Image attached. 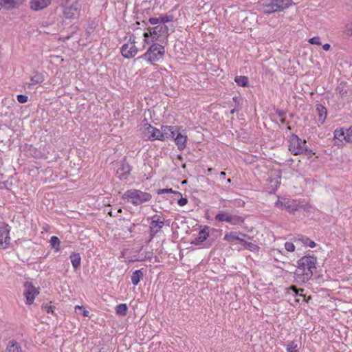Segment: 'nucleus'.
<instances>
[{
    "instance_id": "nucleus-36",
    "label": "nucleus",
    "mask_w": 352,
    "mask_h": 352,
    "mask_svg": "<svg viewBox=\"0 0 352 352\" xmlns=\"http://www.w3.org/2000/svg\"><path fill=\"white\" fill-rule=\"evenodd\" d=\"M315 154V153L313 151V150L309 148L307 146V144L305 145V148H303L302 150V154L301 155H306L308 158H311Z\"/></svg>"
},
{
    "instance_id": "nucleus-18",
    "label": "nucleus",
    "mask_w": 352,
    "mask_h": 352,
    "mask_svg": "<svg viewBox=\"0 0 352 352\" xmlns=\"http://www.w3.org/2000/svg\"><path fill=\"white\" fill-rule=\"evenodd\" d=\"M78 13L77 3H72L70 6L66 7L63 10V15L66 19H74Z\"/></svg>"
},
{
    "instance_id": "nucleus-41",
    "label": "nucleus",
    "mask_w": 352,
    "mask_h": 352,
    "mask_svg": "<svg viewBox=\"0 0 352 352\" xmlns=\"http://www.w3.org/2000/svg\"><path fill=\"white\" fill-rule=\"evenodd\" d=\"M17 100L20 103H25L28 100V97L26 95L19 94L16 96Z\"/></svg>"
},
{
    "instance_id": "nucleus-15",
    "label": "nucleus",
    "mask_w": 352,
    "mask_h": 352,
    "mask_svg": "<svg viewBox=\"0 0 352 352\" xmlns=\"http://www.w3.org/2000/svg\"><path fill=\"white\" fill-rule=\"evenodd\" d=\"M162 133L164 136V141L166 139L173 138L176 136L177 133L179 131L181 130V128L178 126H162L161 127Z\"/></svg>"
},
{
    "instance_id": "nucleus-35",
    "label": "nucleus",
    "mask_w": 352,
    "mask_h": 352,
    "mask_svg": "<svg viewBox=\"0 0 352 352\" xmlns=\"http://www.w3.org/2000/svg\"><path fill=\"white\" fill-rule=\"evenodd\" d=\"M344 134L345 133L343 128L336 129L333 132L334 138L338 140H340L341 137L344 138Z\"/></svg>"
},
{
    "instance_id": "nucleus-58",
    "label": "nucleus",
    "mask_w": 352,
    "mask_h": 352,
    "mask_svg": "<svg viewBox=\"0 0 352 352\" xmlns=\"http://www.w3.org/2000/svg\"><path fill=\"white\" fill-rule=\"evenodd\" d=\"M236 99H237V97H236V96L233 98V100H234V101H236Z\"/></svg>"
},
{
    "instance_id": "nucleus-12",
    "label": "nucleus",
    "mask_w": 352,
    "mask_h": 352,
    "mask_svg": "<svg viewBox=\"0 0 352 352\" xmlns=\"http://www.w3.org/2000/svg\"><path fill=\"white\" fill-rule=\"evenodd\" d=\"M25 287L24 296L26 298V304L32 305L35 297L39 294V288H36L31 283L28 282L25 283Z\"/></svg>"
},
{
    "instance_id": "nucleus-20",
    "label": "nucleus",
    "mask_w": 352,
    "mask_h": 352,
    "mask_svg": "<svg viewBox=\"0 0 352 352\" xmlns=\"http://www.w3.org/2000/svg\"><path fill=\"white\" fill-rule=\"evenodd\" d=\"M174 140L179 151H182L186 148L187 135L182 134L180 131H179L176 136L174 138Z\"/></svg>"
},
{
    "instance_id": "nucleus-53",
    "label": "nucleus",
    "mask_w": 352,
    "mask_h": 352,
    "mask_svg": "<svg viewBox=\"0 0 352 352\" xmlns=\"http://www.w3.org/2000/svg\"><path fill=\"white\" fill-rule=\"evenodd\" d=\"M280 122L282 124H283L287 123V120H286V119H285V118H281L280 119Z\"/></svg>"
},
{
    "instance_id": "nucleus-25",
    "label": "nucleus",
    "mask_w": 352,
    "mask_h": 352,
    "mask_svg": "<svg viewBox=\"0 0 352 352\" xmlns=\"http://www.w3.org/2000/svg\"><path fill=\"white\" fill-rule=\"evenodd\" d=\"M43 80L44 78L43 74L38 72H35L30 78V82L29 83V86L40 84L43 82Z\"/></svg>"
},
{
    "instance_id": "nucleus-2",
    "label": "nucleus",
    "mask_w": 352,
    "mask_h": 352,
    "mask_svg": "<svg viewBox=\"0 0 352 352\" xmlns=\"http://www.w3.org/2000/svg\"><path fill=\"white\" fill-rule=\"evenodd\" d=\"M121 197L123 200L137 206L149 201L152 199V195L148 192L131 188L125 191Z\"/></svg>"
},
{
    "instance_id": "nucleus-6",
    "label": "nucleus",
    "mask_w": 352,
    "mask_h": 352,
    "mask_svg": "<svg viewBox=\"0 0 352 352\" xmlns=\"http://www.w3.org/2000/svg\"><path fill=\"white\" fill-rule=\"evenodd\" d=\"M147 29L148 32H144L143 34L145 41H146L149 36L152 37L153 41H157L160 36L168 37L169 35L168 28L166 25L160 23L155 27H148Z\"/></svg>"
},
{
    "instance_id": "nucleus-42",
    "label": "nucleus",
    "mask_w": 352,
    "mask_h": 352,
    "mask_svg": "<svg viewBox=\"0 0 352 352\" xmlns=\"http://www.w3.org/2000/svg\"><path fill=\"white\" fill-rule=\"evenodd\" d=\"M296 241H299L305 245L309 241V238L303 235H298L296 238Z\"/></svg>"
},
{
    "instance_id": "nucleus-62",
    "label": "nucleus",
    "mask_w": 352,
    "mask_h": 352,
    "mask_svg": "<svg viewBox=\"0 0 352 352\" xmlns=\"http://www.w3.org/2000/svg\"><path fill=\"white\" fill-rule=\"evenodd\" d=\"M223 207H227L228 206L226 204L223 205Z\"/></svg>"
},
{
    "instance_id": "nucleus-1",
    "label": "nucleus",
    "mask_w": 352,
    "mask_h": 352,
    "mask_svg": "<svg viewBox=\"0 0 352 352\" xmlns=\"http://www.w3.org/2000/svg\"><path fill=\"white\" fill-rule=\"evenodd\" d=\"M317 257L307 255L297 261L298 275H302V280L307 281L313 276V270L316 268Z\"/></svg>"
},
{
    "instance_id": "nucleus-3",
    "label": "nucleus",
    "mask_w": 352,
    "mask_h": 352,
    "mask_svg": "<svg viewBox=\"0 0 352 352\" xmlns=\"http://www.w3.org/2000/svg\"><path fill=\"white\" fill-rule=\"evenodd\" d=\"M294 4L293 0H270L262 4V12L270 15L274 12H283Z\"/></svg>"
},
{
    "instance_id": "nucleus-37",
    "label": "nucleus",
    "mask_w": 352,
    "mask_h": 352,
    "mask_svg": "<svg viewBox=\"0 0 352 352\" xmlns=\"http://www.w3.org/2000/svg\"><path fill=\"white\" fill-rule=\"evenodd\" d=\"M158 194H165V193H175L177 195H180L181 193L179 192L174 191L172 188H162L160 189L157 191Z\"/></svg>"
},
{
    "instance_id": "nucleus-5",
    "label": "nucleus",
    "mask_w": 352,
    "mask_h": 352,
    "mask_svg": "<svg viewBox=\"0 0 352 352\" xmlns=\"http://www.w3.org/2000/svg\"><path fill=\"white\" fill-rule=\"evenodd\" d=\"M214 220L218 222H227L232 226L242 223L243 219L236 214H232L228 210H219L214 217Z\"/></svg>"
},
{
    "instance_id": "nucleus-40",
    "label": "nucleus",
    "mask_w": 352,
    "mask_h": 352,
    "mask_svg": "<svg viewBox=\"0 0 352 352\" xmlns=\"http://www.w3.org/2000/svg\"><path fill=\"white\" fill-rule=\"evenodd\" d=\"M289 290L292 291L294 293V296H297L299 295V292H303L304 289H298L296 286L295 285H291L289 288ZM300 296H302V294H300Z\"/></svg>"
},
{
    "instance_id": "nucleus-24",
    "label": "nucleus",
    "mask_w": 352,
    "mask_h": 352,
    "mask_svg": "<svg viewBox=\"0 0 352 352\" xmlns=\"http://www.w3.org/2000/svg\"><path fill=\"white\" fill-rule=\"evenodd\" d=\"M69 258L74 269L75 270H78L81 264V257L80 254L72 252L69 256Z\"/></svg>"
},
{
    "instance_id": "nucleus-55",
    "label": "nucleus",
    "mask_w": 352,
    "mask_h": 352,
    "mask_svg": "<svg viewBox=\"0 0 352 352\" xmlns=\"http://www.w3.org/2000/svg\"><path fill=\"white\" fill-rule=\"evenodd\" d=\"M235 111H236V109H232V110L230 111V113H231V114H234Z\"/></svg>"
},
{
    "instance_id": "nucleus-11",
    "label": "nucleus",
    "mask_w": 352,
    "mask_h": 352,
    "mask_svg": "<svg viewBox=\"0 0 352 352\" xmlns=\"http://www.w3.org/2000/svg\"><path fill=\"white\" fill-rule=\"evenodd\" d=\"M145 137L149 141L160 140L164 141V136L162 133V129L160 130L150 124H145Z\"/></svg>"
},
{
    "instance_id": "nucleus-31",
    "label": "nucleus",
    "mask_w": 352,
    "mask_h": 352,
    "mask_svg": "<svg viewBox=\"0 0 352 352\" xmlns=\"http://www.w3.org/2000/svg\"><path fill=\"white\" fill-rule=\"evenodd\" d=\"M344 140L346 142L351 143L352 142V125L346 129V132H344Z\"/></svg>"
},
{
    "instance_id": "nucleus-44",
    "label": "nucleus",
    "mask_w": 352,
    "mask_h": 352,
    "mask_svg": "<svg viewBox=\"0 0 352 352\" xmlns=\"http://www.w3.org/2000/svg\"><path fill=\"white\" fill-rule=\"evenodd\" d=\"M309 43L314 45H320L321 42L320 41V37L314 36L309 40Z\"/></svg>"
},
{
    "instance_id": "nucleus-43",
    "label": "nucleus",
    "mask_w": 352,
    "mask_h": 352,
    "mask_svg": "<svg viewBox=\"0 0 352 352\" xmlns=\"http://www.w3.org/2000/svg\"><path fill=\"white\" fill-rule=\"evenodd\" d=\"M337 90L338 91L340 95L342 96V97H344V96H346L347 95V91L346 89H344V86H342V85H340L338 87H337Z\"/></svg>"
},
{
    "instance_id": "nucleus-16",
    "label": "nucleus",
    "mask_w": 352,
    "mask_h": 352,
    "mask_svg": "<svg viewBox=\"0 0 352 352\" xmlns=\"http://www.w3.org/2000/svg\"><path fill=\"white\" fill-rule=\"evenodd\" d=\"M52 0H31L30 1V8L34 11H39L48 7Z\"/></svg>"
},
{
    "instance_id": "nucleus-32",
    "label": "nucleus",
    "mask_w": 352,
    "mask_h": 352,
    "mask_svg": "<svg viewBox=\"0 0 352 352\" xmlns=\"http://www.w3.org/2000/svg\"><path fill=\"white\" fill-rule=\"evenodd\" d=\"M173 19V15L165 14L159 17L160 23L166 25L165 23L172 21Z\"/></svg>"
},
{
    "instance_id": "nucleus-14",
    "label": "nucleus",
    "mask_w": 352,
    "mask_h": 352,
    "mask_svg": "<svg viewBox=\"0 0 352 352\" xmlns=\"http://www.w3.org/2000/svg\"><path fill=\"white\" fill-rule=\"evenodd\" d=\"M164 226V219L161 217L155 215L150 224V234L153 238L155 236Z\"/></svg>"
},
{
    "instance_id": "nucleus-49",
    "label": "nucleus",
    "mask_w": 352,
    "mask_h": 352,
    "mask_svg": "<svg viewBox=\"0 0 352 352\" xmlns=\"http://www.w3.org/2000/svg\"><path fill=\"white\" fill-rule=\"evenodd\" d=\"M271 182H274V185H275V188H274V190H276L278 186L280 185V178H278V179H276L274 180H272Z\"/></svg>"
},
{
    "instance_id": "nucleus-9",
    "label": "nucleus",
    "mask_w": 352,
    "mask_h": 352,
    "mask_svg": "<svg viewBox=\"0 0 352 352\" xmlns=\"http://www.w3.org/2000/svg\"><path fill=\"white\" fill-rule=\"evenodd\" d=\"M276 206L281 210H287L289 212L294 214L299 208L298 204L295 200L282 198L276 202Z\"/></svg>"
},
{
    "instance_id": "nucleus-54",
    "label": "nucleus",
    "mask_w": 352,
    "mask_h": 352,
    "mask_svg": "<svg viewBox=\"0 0 352 352\" xmlns=\"http://www.w3.org/2000/svg\"><path fill=\"white\" fill-rule=\"evenodd\" d=\"M220 176H221V177L224 178V177H226V173H225V172H223V171H221V172L220 173Z\"/></svg>"
},
{
    "instance_id": "nucleus-39",
    "label": "nucleus",
    "mask_w": 352,
    "mask_h": 352,
    "mask_svg": "<svg viewBox=\"0 0 352 352\" xmlns=\"http://www.w3.org/2000/svg\"><path fill=\"white\" fill-rule=\"evenodd\" d=\"M285 248L287 251L293 252L295 250V245L292 242H286L285 243Z\"/></svg>"
},
{
    "instance_id": "nucleus-48",
    "label": "nucleus",
    "mask_w": 352,
    "mask_h": 352,
    "mask_svg": "<svg viewBox=\"0 0 352 352\" xmlns=\"http://www.w3.org/2000/svg\"><path fill=\"white\" fill-rule=\"evenodd\" d=\"M275 112L280 117L283 116L286 113L285 111L279 109H276Z\"/></svg>"
},
{
    "instance_id": "nucleus-7",
    "label": "nucleus",
    "mask_w": 352,
    "mask_h": 352,
    "mask_svg": "<svg viewBox=\"0 0 352 352\" xmlns=\"http://www.w3.org/2000/svg\"><path fill=\"white\" fill-rule=\"evenodd\" d=\"M135 44V37L132 35L129 37L128 43H124L120 49L121 54L124 58L129 59L135 56L138 50Z\"/></svg>"
},
{
    "instance_id": "nucleus-45",
    "label": "nucleus",
    "mask_w": 352,
    "mask_h": 352,
    "mask_svg": "<svg viewBox=\"0 0 352 352\" xmlns=\"http://www.w3.org/2000/svg\"><path fill=\"white\" fill-rule=\"evenodd\" d=\"M148 21H149V23L151 25H157V24L158 25V24H160L159 17L158 18L151 17V18H149Z\"/></svg>"
},
{
    "instance_id": "nucleus-4",
    "label": "nucleus",
    "mask_w": 352,
    "mask_h": 352,
    "mask_svg": "<svg viewBox=\"0 0 352 352\" xmlns=\"http://www.w3.org/2000/svg\"><path fill=\"white\" fill-rule=\"evenodd\" d=\"M165 53L164 47L158 44H152L147 51L138 58L146 60L148 63L157 62L162 59Z\"/></svg>"
},
{
    "instance_id": "nucleus-51",
    "label": "nucleus",
    "mask_w": 352,
    "mask_h": 352,
    "mask_svg": "<svg viewBox=\"0 0 352 352\" xmlns=\"http://www.w3.org/2000/svg\"><path fill=\"white\" fill-rule=\"evenodd\" d=\"M330 47H331V45L328 43H326L322 45V48L325 51H328L330 49Z\"/></svg>"
},
{
    "instance_id": "nucleus-63",
    "label": "nucleus",
    "mask_w": 352,
    "mask_h": 352,
    "mask_svg": "<svg viewBox=\"0 0 352 352\" xmlns=\"http://www.w3.org/2000/svg\"><path fill=\"white\" fill-rule=\"evenodd\" d=\"M178 158L182 159V156H181V155H179V156H178Z\"/></svg>"
},
{
    "instance_id": "nucleus-8",
    "label": "nucleus",
    "mask_w": 352,
    "mask_h": 352,
    "mask_svg": "<svg viewBox=\"0 0 352 352\" xmlns=\"http://www.w3.org/2000/svg\"><path fill=\"white\" fill-rule=\"evenodd\" d=\"M289 150L294 155H301L307 142L296 135H292L289 138Z\"/></svg>"
},
{
    "instance_id": "nucleus-52",
    "label": "nucleus",
    "mask_w": 352,
    "mask_h": 352,
    "mask_svg": "<svg viewBox=\"0 0 352 352\" xmlns=\"http://www.w3.org/2000/svg\"><path fill=\"white\" fill-rule=\"evenodd\" d=\"M287 352H298L296 349L286 348Z\"/></svg>"
},
{
    "instance_id": "nucleus-23",
    "label": "nucleus",
    "mask_w": 352,
    "mask_h": 352,
    "mask_svg": "<svg viewBox=\"0 0 352 352\" xmlns=\"http://www.w3.org/2000/svg\"><path fill=\"white\" fill-rule=\"evenodd\" d=\"M316 111L318 114V122L321 124H323L325 121L327 114V110L326 107H324L321 104H318L316 106Z\"/></svg>"
},
{
    "instance_id": "nucleus-57",
    "label": "nucleus",
    "mask_w": 352,
    "mask_h": 352,
    "mask_svg": "<svg viewBox=\"0 0 352 352\" xmlns=\"http://www.w3.org/2000/svg\"><path fill=\"white\" fill-rule=\"evenodd\" d=\"M182 167L183 168H186V164H183L182 165Z\"/></svg>"
},
{
    "instance_id": "nucleus-13",
    "label": "nucleus",
    "mask_w": 352,
    "mask_h": 352,
    "mask_svg": "<svg viewBox=\"0 0 352 352\" xmlns=\"http://www.w3.org/2000/svg\"><path fill=\"white\" fill-rule=\"evenodd\" d=\"M132 166L126 162V159L121 162L117 169L116 175L120 180H126L131 175Z\"/></svg>"
},
{
    "instance_id": "nucleus-60",
    "label": "nucleus",
    "mask_w": 352,
    "mask_h": 352,
    "mask_svg": "<svg viewBox=\"0 0 352 352\" xmlns=\"http://www.w3.org/2000/svg\"><path fill=\"white\" fill-rule=\"evenodd\" d=\"M118 212H122V209L120 208Z\"/></svg>"
},
{
    "instance_id": "nucleus-29",
    "label": "nucleus",
    "mask_w": 352,
    "mask_h": 352,
    "mask_svg": "<svg viewBox=\"0 0 352 352\" xmlns=\"http://www.w3.org/2000/svg\"><path fill=\"white\" fill-rule=\"evenodd\" d=\"M60 240L56 236H52L50 239V244L53 249H54L56 252L60 250Z\"/></svg>"
},
{
    "instance_id": "nucleus-56",
    "label": "nucleus",
    "mask_w": 352,
    "mask_h": 352,
    "mask_svg": "<svg viewBox=\"0 0 352 352\" xmlns=\"http://www.w3.org/2000/svg\"><path fill=\"white\" fill-rule=\"evenodd\" d=\"M212 168H208V172L211 173V172H212Z\"/></svg>"
},
{
    "instance_id": "nucleus-34",
    "label": "nucleus",
    "mask_w": 352,
    "mask_h": 352,
    "mask_svg": "<svg viewBox=\"0 0 352 352\" xmlns=\"http://www.w3.org/2000/svg\"><path fill=\"white\" fill-rule=\"evenodd\" d=\"M51 304H52V302H50L49 303L43 304L42 305L43 310L47 313H52L53 314L54 311V309H55V307L52 306Z\"/></svg>"
},
{
    "instance_id": "nucleus-47",
    "label": "nucleus",
    "mask_w": 352,
    "mask_h": 352,
    "mask_svg": "<svg viewBox=\"0 0 352 352\" xmlns=\"http://www.w3.org/2000/svg\"><path fill=\"white\" fill-rule=\"evenodd\" d=\"M298 346L296 341H292L289 344H287L286 348L296 349Z\"/></svg>"
},
{
    "instance_id": "nucleus-30",
    "label": "nucleus",
    "mask_w": 352,
    "mask_h": 352,
    "mask_svg": "<svg viewBox=\"0 0 352 352\" xmlns=\"http://www.w3.org/2000/svg\"><path fill=\"white\" fill-rule=\"evenodd\" d=\"M343 32L347 36H352V21H348L345 24Z\"/></svg>"
},
{
    "instance_id": "nucleus-19",
    "label": "nucleus",
    "mask_w": 352,
    "mask_h": 352,
    "mask_svg": "<svg viewBox=\"0 0 352 352\" xmlns=\"http://www.w3.org/2000/svg\"><path fill=\"white\" fill-rule=\"evenodd\" d=\"M208 230V226H205L204 229L201 230L199 232V235L195 238V239L191 242V244L200 245L204 241H205L209 236Z\"/></svg>"
},
{
    "instance_id": "nucleus-61",
    "label": "nucleus",
    "mask_w": 352,
    "mask_h": 352,
    "mask_svg": "<svg viewBox=\"0 0 352 352\" xmlns=\"http://www.w3.org/2000/svg\"><path fill=\"white\" fill-rule=\"evenodd\" d=\"M109 214L111 215V216H113L112 214V212H109Z\"/></svg>"
},
{
    "instance_id": "nucleus-50",
    "label": "nucleus",
    "mask_w": 352,
    "mask_h": 352,
    "mask_svg": "<svg viewBox=\"0 0 352 352\" xmlns=\"http://www.w3.org/2000/svg\"><path fill=\"white\" fill-rule=\"evenodd\" d=\"M307 245V246H309V247H310V248H315V247H316V243L314 241H311V240H310V239H309V241H308V243H307V245Z\"/></svg>"
},
{
    "instance_id": "nucleus-28",
    "label": "nucleus",
    "mask_w": 352,
    "mask_h": 352,
    "mask_svg": "<svg viewBox=\"0 0 352 352\" xmlns=\"http://www.w3.org/2000/svg\"><path fill=\"white\" fill-rule=\"evenodd\" d=\"M128 307L126 304H119L116 307V312L118 315L124 316L127 314Z\"/></svg>"
},
{
    "instance_id": "nucleus-26",
    "label": "nucleus",
    "mask_w": 352,
    "mask_h": 352,
    "mask_svg": "<svg viewBox=\"0 0 352 352\" xmlns=\"http://www.w3.org/2000/svg\"><path fill=\"white\" fill-rule=\"evenodd\" d=\"M144 274L142 272V270H135L131 276V282L134 285H137L140 279L142 278Z\"/></svg>"
},
{
    "instance_id": "nucleus-22",
    "label": "nucleus",
    "mask_w": 352,
    "mask_h": 352,
    "mask_svg": "<svg viewBox=\"0 0 352 352\" xmlns=\"http://www.w3.org/2000/svg\"><path fill=\"white\" fill-rule=\"evenodd\" d=\"M23 1V0H1L0 8L2 7L6 9L10 10L22 3Z\"/></svg>"
},
{
    "instance_id": "nucleus-59",
    "label": "nucleus",
    "mask_w": 352,
    "mask_h": 352,
    "mask_svg": "<svg viewBox=\"0 0 352 352\" xmlns=\"http://www.w3.org/2000/svg\"><path fill=\"white\" fill-rule=\"evenodd\" d=\"M227 181H228V183H230V182H231V179H228V180H227Z\"/></svg>"
},
{
    "instance_id": "nucleus-46",
    "label": "nucleus",
    "mask_w": 352,
    "mask_h": 352,
    "mask_svg": "<svg viewBox=\"0 0 352 352\" xmlns=\"http://www.w3.org/2000/svg\"><path fill=\"white\" fill-rule=\"evenodd\" d=\"M188 203V199L185 197H181L178 201H177V204L180 206H184L185 205H186Z\"/></svg>"
},
{
    "instance_id": "nucleus-21",
    "label": "nucleus",
    "mask_w": 352,
    "mask_h": 352,
    "mask_svg": "<svg viewBox=\"0 0 352 352\" xmlns=\"http://www.w3.org/2000/svg\"><path fill=\"white\" fill-rule=\"evenodd\" d=\"M246 236L245 234H243L239 232H227L224 237L223 240L228 241V242H232L234 241H238L240 243L243 242V239L240 238L239 236Z\"/></svg>"
},
{
    "instance_id": "nucleus-27",
    "label": "nucleus",
    "mask_w": 352,
    "mask_h": 352,
    "mask_svg": "<svg viewBox=\"0 0 352 352\" xmlns=\"http://www.w3.org/2000/svg\"><path fill=\"white\" fill-rule=\"evenodd\" d=\"M235 82L241 87H247L248 85V78L245 76H238L234 78Z\"/></svg>"
},
{
    "instance_id": "nucleus-17",
    "label": "nucleus",
    "mask_w": 352,
    "mask_h": 352,
    "mask_svg": "<svg viewBox=\"0 0 352 352\" xmlns=\"http://www.w3.org/2000/svg\"><path fill=\"white\" fill-rule=\"evenodd\" d=\"M3 352H24L20 342L14 339L8 341Z\"/></svg>"
},
{
    "instance_id": "nucleus-33",
    "label": "nucleus",
    "mask_w": 352,
    "mask_h": 352,
    "mask_svg": "<svg viewBox=\"0 0 352 352\" xmlns=\"http://www.w3.org/2000/svg\"><path fill=\"white\" fill-rule=\"evenodd\" d=\"M241 245H243L246 249L254 251L258 247L256 245H255L253 243L251 242H247L243 239V242L241 243Z\"/></svg>"
},
{
    "instance_id": "nucleus-10",
    "label": "nucleus",
    "mask_w": 352,
    "mask_h": 352,
    "mask_svg": "<svg viewBox=\"0 0 352 352\" xmlns=\"http://www.w3.org/2000/svg\"><path fill=\"white\" fill-rule=\"evenodd\" d=\"M10 227L4 222H0V248L6 249L10 243Z\"/></svg>"
},
{
    "instance_id": "nucleus-38",
    "label": "nucleus",
    "mask_w": 352,
    "mask_h": 352,
    "mask_svg": "<svg viewBox=\"0 0 352 352\" xmlns=\"http://www.w3.org/2000/svg\"><path fill=\"white\" fill-rule=\"evenodd\" d=\"M78 310H82V314L85 317H88L89 316V312L86 310L83 306L76 305L75 307V311L78 314Z\"/></svg>"
}]
</instances>
